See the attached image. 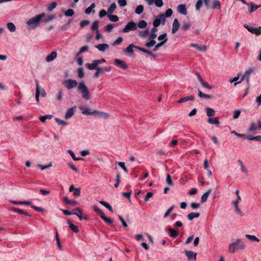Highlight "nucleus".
Segmentation results:
<instances>
[{
  "label": "nucleus",
  "instance_id": "1",
  "mask_svg": "<svg viewBox=\"0 0 261 261\" xmlns=\"http://www.w3.org/2000/svg\"><path fill=\"white\" fill-rule=\"evenodd\" d=\"M63 84L68 90L77 87V90L80 92L83 98L86 100H89L91 99L90 90L84 82H81L77 84L75 80L68 79L65 80Z\"/></svg>",
  "mask_w": 261,
  "mask_h": 261
},
{
  "label": "nucleus",
  "instance_id": "2",
  "mask_svg": "<svg viewBox=\"0 0 261 261\" xmlns=\"http://www.w3.org/2000/svg\"><path fill=\"white\" fill-rule=\"evenodd\" d=\"M45 15V13H42L29 19L27 22L28 29L32 30L38 27Z\"/></svg>",
  "mask_w": 261,
  "mask_h": 261
},
{
  "label": "nucleus",
  "instance_id": "3",
  "mask_svg": "<svg viewBox=\"0 0 261 261\" xmlns=\"http://www.w3.org/2000/svg\"><path fill=\"white\" fill-rule=\"evenodd\" d=\"M246 247L245 244L240 239H237L232 243L229 244L228 251L233 253L238 250H243Z\"/></svg>",
  "mask_w": 261,
  "mask_h": 261
},
{
  "label": "nucleus",
  "instance_id": "4",
  "mask_svg": "<svg viewBox=\"0 0 261 261\" xmlns=\"http://www.w3.org/2000/svg\"><path fill=\"white\" fill-rule=\"evenodd\" d=\"M244 27L246 28L248 31L252 34H254L256 35H259L261 34V27H256L255 24H246L244 25Z\"/></svg>",
  "mask_w": 261,
  "mask_h": 261
},
{
  "label": "nucleus",
  "instance_id": "5",
  "mask_svg": "<svg viewBox=\"0 0 261 261\" xmlns=\"http://www.w3.org/2000/svg\"><path fill=\"white\" fill-rule=\"evenodd\" d=\"M241 201V197L240 195H238V196L237 197V198L236 200H233L232 202V204L234 206V211L235 212L239 215L240 216H243V212L242 210L239 207V204L240 202Z\"/></svg>",
  "mask_w": 261,
  "mask_h": 261
},
{
  "label": "nucleus",
  "instance_id": "6",
  "mask_svg": "<svg viewBox=\"0 0 261 261\" xmlns=\"http://www.w3.org/2000/svg\"><path fill=\"white\" fill-rule=\"evenodd\" d=\"M165 16L164 14H161L155 17V19L153 21V27H158L160 24L164 25L165 23Z\"/></svg>",
  "mask_w": 261,
  "mask_h": 261
},
{
  "label": "nucleus",
  "instance_id": "7",
  "mask_svg": "<svg viewBox=\"0 0 261 261\" xmlns=\"http://www.w3.org/2000/svg\"><path fill=\"white\" fill-rule=\"evenodd\" d=\"M137 29V24L133 21H129L125 27L123 29V33H128L129 31H135Z\"/></svg>",
  "mask_w": 261,
  "mask_h": 261
},
{
  "label": "nucleus",
  "instance_id": "8",
  "mask_svg": "<svg viewBox=\"0 0 261 261\" xmlns=\"http://www.w3.org/2000/svg\"><path fill=\"white\" fill-rule=\"evenodd\" d=\"M111 70V67H101L100 66H98L96 69V71L94 73V76L95 77L97 78L99 76L100 74H102L104 71L110 72Z\"/></svg>",
  "mask_w": 261,
  "mask_h": 261
},
{
  "label": "nucleus",
  "instance_id": "9",
  "mask_svg": "<svg viewBox=\"0 0 261 261\" xmlns=\"http://www.w3.org/2000/svg\"><path fill=\"white\" fill-rule=\"evenodd\" d=\"M185 254L188 259L190 261H195L196 259L197 253L191 250H186Z\"/></svg>",
  "mask_w": 261,
  "mask_h": 261
},
{
  "label": "nucleus",
  "instance_id": "10",
  "mask_svg": "<svg viewBox=\"0 0 261 261\" xmlns=\"http://www.w3.org/2000/svg\"><path fill=\"white\" fill-rule=\"evenodd\" d=\"M114 63L116 66L122 69H126L127 68L126 63L124 61L121 60L120 59H115Z\"/></svg>",
  "mask_w": 261,
  "mask_h": 261
},
{
  "label": "nucleus",
  "instance_id": "11",
  "mask_svg": "<svg viewBox=\"0 0 261 261\" xmlns=\"http://www.w3.org/2000/svg\"><path fill=\"white\" fill-rule=\"evenodd\" d=\"M138 48H140V47L131 44L124 50V52L126 53L127 55H132L134 54L133 49L136 48L138 49Z\"/></svg>",
  "mask_w": 261,
  "mask_h": 261
},
{
  "label": "nucleus",
  "instance_id": "12",
  "mask_svg": "<svg viewBox=\"0 0 261 261\" xmlns=\"http://www.w3.org/2000/svg\"><path fill=\"white\" fill-rule=\"evenodd\" d=\"M75 109L76 107L68 109L65 115V118L66 119H68L71 118L74 114Z\"/></svg>",
  "mask_w": 261,
  "mask_h": 261
},
{
  "label": "nucleus",
  "instance_id": "13",
  "mask_svg": "<svg viewBox=\"0 0 261 261\" xmlns=\"http://www.w3.org/2000/svg\"><path fill=\"white\" fill-rule=\"evenodd\" d=\"M57 57V53L56 51H52L45 58V61L47 62H50L54 60Z\"/></svg>",
  "mask_w": 261,
  "mask_h": 261
},
{
  "label": "nucleus",
  "instance_id": "14",
  "mask_svg": "<svg viewBox=\"0 0 261 261\" xmlns=\"http://www.w3.org/2000/svg\"><path fill=\"white\" fill-rule=\"evenodd\" d=\"M69 191L73 192V195L75 196H79L81 194V189L80 188H75L73 185H71L69 187Z\"/></svg>",
  "mask_w": 261,
  "mask_h": 261
},
{
  "label": "nucleus",
  "instance_id": "15",
  "mask_svg": "<svg viewBox=\"0 0 261 261\" xmlns=\"http://www.w3.org/2000/svg\"><path fill=\"white\" fill-rule=\"evenodd\" d=\"M191 46L193 47L194 48H195L197 49H198V50L202 51V52H204L206 50V47L204 45L193 43V44H191Z\"/></svg>",
  "mask_w": 261,
  "mask_h": 261
},
{
  "label": "nucleus",
  "instance_id": "16",
  "mask_svg": "<svg viewBox=\"0 0 261 261\" xmlns=\"http://www.w3.org/2000/svg\"><path fill=\"white\" fill-rule=\"evenodd\" d=\"M180 26V24L177 20V19L175 18L174 21L173 23L172 24V33L173 34L175 33L177 30H178Z\"/></svg>",
  "mask_w": 261,
  "mask_h": 261
},
{
  "label": "nucleus",
  "instance_id": "17",
  "mask_svg": "<svg viewBox=\"0 0 261 261\" xmlns=\"http://www.w3.org/2000/svg\"><path fill=\"white\" fill-rule=\"evenodd\" d=\"M177 11L184 15H186L187 13L186 6L184 4H181L177 7Z\"/></svg>",
  "mask_w": 261,
  "mask_h": 261
},
{
  "label": "nucleus",
  "instance_id": "18",
  "mask_svg": "<svg viewBox=\"0 0 261 261\" xmlns=\"http://www.w3.org/2000/svg\"><path fill=\"white\" fill-rule=\"evenodd\" d=\"M109 47V45L106 43L99 44L95 46V47L98 49V50L102 52L105 51Z\"/></svg>",
  "mask_w": 261,
  "mask_h": 261
},
{
  "label": "nucleus",
  "instance_id": "19",
  "mask_svg": "<svg viewBox=\"0 0 261 261\" xmlns=\"http://www.w3.org/2000/svg\"><path fill=\"white\" fill-rule=\"evenodd\" d=\"M85 66L89 70L96 69L98 66L95 60H93L92 63H86Z\"/></svg>",
  "mask_w": 261,
  "mask_h": 261
},
{
  "label": "nucleus",
  "instance_id": "20",
  "mask_svg": "<svg viewBox=\"0 0 261 261\" xmlns=\"http://www.w3.org/2000/svg\"><path fill=\"white\" fill-rule=\"evenodd\" d=\"M35 83H36V86L35 98H36V101L37 102H39V96H40V88H39V82L37 80H36Z\"/></svg>",
  "mask_w": 261,
  "mask_h": 261
},
{
  "label": "nucleus",
  "instance_id": "21",
  "mask_svg": "<svg viewBox=\"0 0 261 261\" xmlns=\"http://www.w3.org/2000/svg\"><path fill=\"white\" fill-rule=\"evenodd\" d=\"M95 7V3L91 4L90 5V6L85 10V13L87 15L90 14L91 12H93V13H95V10H93V9Z\"/></svg>",
  "mask_w": 261,
  "mask_h": 261
},
{
  "label": "nucleus",
  "instance_id": "22",
  "mask_svg": "<svg viewBox=\"0 0 261 261\" xmlns=\"http://www.w3.org/2000/svg\"><path fill=\"white\" fill-rule=\"evenodd\" d=\"M80 110H82V113L85 115H91L92 110L86 107H80Z\"/></svg>",
  "mask_w": 261,
  "mask_h": 261
},
{
  "label": "nucleus",
  "instance_id": "23",
  "mask_svg": "<svg viewBox=\"0 0 261 261\" xmlns=\"http://www.w3.org/2000/svg\"><path fill=\"white\" fill-rule=\"evenodd\" d=\"M211 193V190L209 189L206 192L204 193L201 198V201L202 203L206 202L207 200L208 197Z\"/></svg>",
  "mask_w": 261,
  "mask_h": 261
},
{
  "label": "nucleus",
  "instance_id": "24",
  "mask_svg": "<svg viewBox=\"0 0 261 261\" xmlns=\"http://www.w3.org/2000/svg\"><path fill=\"white\" fill-rule=\"evenodd\" d=\"M194 100V97L192 95H190L189 96L184 97L180 99L179 100L177 101V102L180 103H182V102H187L189 100Z\"/></svg>",
  "mask_w": 261,
  "mask_h": 261
},
{
  "label": "nucleus",
  "instance_id": "25",
  "mask_svg": "<svg viewBox=\"0 0 261 261\" xmlns=\"http://www.w3.org/2000/svg\"><path fill=\"white\" fill-rule=\"evenodd\" d=\"M207 122L210 124H215L217 127L219 126L220 122L217 117L214 118H209Z\"/></svg>",
  "mask_w": 261,
  "mask_h": 261
},
{
  "label": "nucleus",
  "instance_id": "26",
  "mask_svg": "<svg viewBox=\"0 0 261 261\" xmlns=\"http://www.w3.org/2000/svg\"><path fill=\"white\" fill-rule=\"evenodd\" d=\"M11 210L13 212H16L19 214H24L26 216H30L27 212L24 211L15 207H12L11 208Z\"/></svg>",
  "mask_w": 261,
  "mask_h": 261
},
{
  "label": "nucleus",
  "instance_id": "27",
  "mask_svg": "<svg viewBox=\"0 0 261 261\" xmlns=\"http://www.w3.org/2000/svg\"><path fill=\"white\" fill-rule=\"evenodd\" d=\"M75 212L73 213V214L77 216L80 220H83V217H82V211L81 209L79 207H77L74 210Z\"/></svg>",
  "mask_w": 261,
  "mask_h": 261
},
{
  "label": "nucleus",
  "instance_id": "28",
  "mask_svg": "<svg viewBox=\"0 0 261 261\" xmlns=\"http://www.w3.org/2000/svg\"><path fill=\"white\" fill-rule=\"evenodd\" d=\"M258 129L256 126L255 123L253 121H251L249 127L248 128V131L249 132H254Z\"/></svg>",
  "mask_w": 261,
  "mask_h": 261
},
{
  "label": "nucleus",
  "instance_id": "29",
  "mask_svg": "<svg viewBox=\"0 0 261 261\" xmlns=\"http://www.w3.org/2000/svg\"><path fill=\"white\" fill-rule=\"evenodd\" d=\"M200 216L199 213H190L187 216L188 219L190 221H192L194 218H198Z\"/></svg>",
  "mask_w": 261,
  "mask_h": 261
},
{
  "label": "nucleus",
  "instance_id": "30",
  "mask_svg": "<svg viewBox=\"0 0 261 261\" xmlns=\"http://www.w3.org/2000/svg\"><path fill=\"white\" fill-rule=\"evenodd\" d=\"M211 8L214 9H218L220 10L221 9V3L218 0H214L213 1V5L211 7Z\"/></svg>",
  "mask_w": 261,
  "mask_h": 261
},
{
  "label": "nucleus",
  "instance_id": "31",
  "mask_svg": "<svg viewBox=\"0 0 261 261\" xmlns=\"http://www.w3.org/2000/svg\"><path fill=\"white\" fill-rule=\"evenodd\" d=\"M68 224L70 229L74 232L77 233L79 231L78 227L73 224L71 221L68 220Z\"/></svg>",
  "mask_w": 261,
  "mask_h": 261
},
{
  "label": "nucleus",
  "instance_id": "32",
  "mask_svg": "<svg viewBox=\"0 0 261 261\" xmlns=\"http://www.w3.org/2000/svg\"><path fill=\"white\" fill-rule=\"evenodd\" d=\"M250 8L248 9V11L249 13H252L254 11L257 10L258 8L260 7V6L256 5L254 4L253 3H250Z\"/></svg>",
  "mask_w": 261,
  "mask_h": 261
},
{
  "label": "nucleus",
  "instance_id": "33",
  "mask_svg": "<svg viewBox=\"0 0 261 261\" xmlns=\"http://www.w3.org/2000/svg\"><path fill=\"white\" fill-rule=\"evenodd\" d=\"M168 231L169 232L170 236L173 238H176L179 234L178 231L171 228H168Z\"/></svg>",
  "mask_w": 261,
  "mask_h": 261
},
{
  "label": "nucleus",
  "instance_id": "34",
  "mask_svg": "<svg viewBox=\"0 0 261 261\" xmlns=\"http://www.w3.org/2000/svg\"><path fill=\"white\" fill-rule=\"evenodd\" d=\"M205 110H206V115L207 116L211 117V116H213L215 115V111H214V109H213L211 108H209V107H206Z\"/></svg>",
  "mask_w": 261,
  "mask_h": 261
},
{
  "label": "nucleus",
  "instance_id": "35",
  "mask_svg": "<svg viewBox=\"0 0 261 261\" xmlns=\"http://www.w3.org/2000/svg\"><path fill=\"white\" fill-rule=\"evenodd\" d=\"M245 237L247 239H248L250 241H253V242H259V240L254 235H250L246 234H245Z\"/></svg>",
  "mask_w": 261,
  "mask_h": 261
},
{
  "label": "nucleus",
  "instance_id": "36",
  "mask_svg": "<svg viewBox=\"0 0 261 261\" xmlns=\"http://www.w3.org/2000/svg\"><path fill=\"white\" fill-rule=\"evenodd\" d=\"M138 50L142 51L143 53H146L148 55L152 56L153 58L156 57V56L154 54H153L151 51H150L147 49L140 47V48H138Z\"/></svg>",
  "mask_w": 261,
  "mask_h": 261
},
{
  "label": "nucleus",
  "instance_id": "37",
  "mask_svg": "<svg viewBox=\"0 0 261 261\" xmlns=\"http://www.w3.org/2000/svg\"><path fill=\"white\" fill-rule=\"evenodd\" d=\"M167 35L166 33L162 34L160 35L158 39L159 40L161 41L160 42H164V44L167 42L168 39L166 37Z\"/></svg>",
  "mask_w": 261,
  "mask_h": 261
},
{
  "label": "nucleus",
  "instance_id": "38",
  "mask_svg": "<svg viewBox=\"0 0 261 261\" xmlns=\"http://www.w3.org/2000/svg\"><path fill=\"white\" fill-rule=\"evenodd\" d=\"M8 29L12 32H14L16 30V27L12 22H9L7 24Z\"/></svg>",
  "mask_w": 261,
  "mask_h": 261
},
{
  "label": "nucleus",
  "instance_id": "39",
  "mask_svg": "<svg viewBox=\"0 0 261 261\" xmlns=\"http://www.w3.org/2000/svg\"><path fill=\"white\" fill-rule=\"evenodd\" d=\"M147 25V23L144 20H140L137 24V27L141 29H144Z\"/></svg>",
  "mask_w": 261,
  "mask_h": 261
},
{
  "label": "nucleus",
  "instance_id": "40",
  "mask_svg": "<svg viewBox=\"0 0 261 261\" xmlns=\"http://www.w3.org/2000/svg\"><path fill=\"white\" fill-rule=\"evenodd\" d=\"M63 199H64V201L67 204H71V205H73L77 204V202L76 201L69 200L68 199L67 197H66V196L64 197L63 198Z\"/></svg>",
  "mask_w": 261,
  "mask_h": 261
},
{
  "label": "nucleus",
  "instance_id": "41",
  "mask_svg": "<svg viewBox=\"0 0 261 261\" xmlns=\"http://www.w3.org/2000/svg\"><path fill=\"white\" fill-rule=\"evenodd\" d=\"M52 115H46L39 117V120L42 122H44L46 119H51L53 118Z\"/></svg>",
  "mask_w": 261,
  "mask_h": 261
},
{
  "label": "nucleus",
  "instance_id": "42",
  "mask_svg": "<svg viewBox=\"0 0 261 261\" xmlns=\"http://www.w3.org/2000/svg\"><path fill=\"white\" fill-rule=\"evenodd\" d=\"M246 139L251 141H256L261 142V136H257L254 137H251L250 136H247Z\"/></svg>",
  "mask_w": 261,
  "mask_h": 261
},
{
  "label": "nucleus",
  "instance_id": "43",
  "mask_svg": "<svg viewBox=\"0 0 261 261\" xmlns=\"http://www.w3.org/2000/svg\"><path fill=\"white\" fill-rule=\"evenodd\" d=\"M198 96L200 98H203L204 99H210L211 98L212 96L211 95H208L206 94L203 93L201 91H198Z\"/></svg>",
  "mask_w": 261,
  "mask_h": 261
},
{
  "label": "nucleus",
  "instance_id": "44",
  "mask_svg": "<svg viewBox=\"0 0 261 261\" xmlns=\"http://www.w3.org/2000/svg\"><path fill=\"white\" fill-rule=\"evenodd\" d=\"M67 152L70 155L73 160L74 161H80L82 160V158L75 157L74 152L70 149L68 150Z\"/></svg>",
  "mask_w": 261,
  "mask_h": 261
},
{
  "label": "nucleus",
  "instance_id": "45",
  "mask_svg": "<svg viewBox=\"0 0 261 261\" xmlns=\"http://www.w3.org/2000/svg\"><path fill=\"white\" fill-rule=\"evenodd\" d=\"M99 202L100 204H101L102 205H103L104 206H105L106 208H107L109 211H112V206L107 202H106V201H102V200H100L99 201Z\"/></svg>",
  "mask_w": 261,
  "mask_h": 261
},
{
  "label": "nucleus",
  "instance_id": "46",
  "mask_svg": "<svg viewBox=\"0 0 261 261\" xmlns=\"http://www.w3.org/2000/svg\"><path fill=\"white\" fill-rule=\"evenodd\" d=\"M110 20L112 22H117L119 20V18L117 15H108Z\"/></svg>",
  "mask_w": 261,
  "mask_h": 261
},
{
  "label": "nucleus",
  "instance_id": "47",
  "mask_svg": "<svg viewBox=\"0 0 261 261\" xmlns=\"http://www.w3.org/2000/svg\"><path fill=\"white\" fill-rule=\"evenodd\" d=\"M93 208L94 211L100 215V216H103L105 214L102 210H101L96 205H93Z\"/></svg>",
  "mask_w": 261,
  "mask_h": 261
},
{
  "label": "nucleus",
  "instance_id": "48",
  "mask_svg": "<svg viewBox=\"0 0 261 261\" xmlns=\"http://www.w3.org/2000/svg\"><path fill=\"white\" fill-rule=\"evenodd\" d=\"M98 23H99V21L98 20L94 21L91 25L92 30H93V31L95 30V31H96V32H97V31H99L98 29Z\"/></svg>",
  "mask_w": 261,
  "mask_h": 261
},
{
  "label": "nucleus",
  "instance_id": "49",
  "mask_svg": "<svg viewBox=\"0 0 261 261\" xmlns=\"http://www.w3.org/2000/svg\"><path fill=\"white\" fill-rule=\"evenodd\" d=\"M100 218L109 224H111L113 222L112 219L107 218L105 214L103 216H100Z\"/></svg>",
  "mask_w": 261,
  "mask_h": 261
},
{
  "label": "nucleus",
  "instance_id": "50",
  "mask_svg": "<svg viewBox=\"0 0 261 261\" xmlns=\"http://www.w3.org/2000/svg\"><path fill=\"white\" fill-rule=\"evenodd\" d=\"M74 12L71 9H68L64 13V15L67 17H71L74 15Z\"/></svg>",
  "mask_w": 261,
  "mask_h": 261
},
{
  "label": "nucleus",
  "instance_id": "51",
  "mask_svg": "<svg viewBox=\"0 0 261 261\" xmlns=\"http://www.w3.org/2000/svg\"><path fill=\"white\" fill-rule=\"evenodd\" d=\"M144 10V7L142 5H139L135 10V13L137 14H141Z\"/></svg>",
  "mask_w": 261,
  "mask_h": 261
},
{
  "label": "nucleus",
  "instance_id": "52",
  "mask_svg": "<svg viewBox=\"0 0 261 261\" xmlns=\"http://www.w3.org/2000/svg\"><path fill=\"white\" fill-rule=\"evenodd\" d=\"M116 8V5L115 3H113L109 7V8L108 9V12L109 13L111 14L115 10Z\"/></svg>",
  "mask_w": 261,
  "mask_h": 261
},
{
  "label": "nucleus",
  "instance_id": "53",
  "mask_svg": "<svg viewBox=\"0 0 261 261\" xmlns=\"http://www.w3.org/2000/svg\"><path fill=\"white\" fill-rule=\"evenodd\" d=\"M139 34L140 37L144 38L146 37L149 34V31L146 29L143 31H140Z\"/></svg>",
  "mask_w": 261,
  "mask_h": 261
},
{
  "label": "nucleus",
  "instance_id": "54",
  "mask_svg": "<svg viewBox=\"0 0 261 261\" xmlns=\"http://www.w3.org/2000/svg\"><path fill=\"white\" fill-rule=\"evenodd\" d=\"M56 241H57V245H58V248L60 250H62V244L60 241V239L58 237V234L57 233V232H56Z\"/></svg>",
  "mask_w": 261,
  "mask_h": 261
},
{
  "label": "nucleus",
  "instance_id": "55",
  "mask_svg": "<svg viewBox=\"0 0 261 261\" xmlns=\"http://www.w3.org/2000/svg\"><path fill=\"white\" fill-rule=\"evenodd\" d=\"M174 207V205H172L171 206H170L165 213L164 217L165 218H167L170 215L172 211L173 210Z\"/></svg>",
  "mask_w": 261,
  "mask_h": 261
},
{
  "label": "nucleus",
  "instance_id": "56",
  "mask_svg": "<svg viewBox=\"0 0 261 261\" xmlns=\"http://www.w3.org/2000/svg\"><path fill=\"white\" fill-rule=\"evenodd\" d=\"M89 47L87 45L84 46L80 49L79 51L77 53L76 56H79L80 54L88 51Z\"/></svg>",
  "mask_w": 261,
  "mask_h": 261
},
{
  "label": "nucleus",
  "instance_id": "57",
  "mask_svg": "<svg viewBox=\"0 0 261 261\" xmlns=\"http://www.w3.org/2000/svg\"><path fill=\"white\" fill-rule=\"evenodd\" d=\"M149 42L146 43L145 45L147 47H151L155 45L156 41L154 40H149Z\"/></svg>",
  "mask_w": 261,
  "mask_h": 261
},
{
  "label": "nucleus",
  "instance_id": "58",
  "mask_svg": "<svg viewBox=\"0 0 261 261\" xmlns=\"http://www.w3.org/2000/svg\"><path fill=\"white\" fill-rule=\"evenodd\" d=\"M78 76L82 79L84 77L85 73L83 68H80L77 69Z\"/></svg>",
  "mask_w": 261,
  "mask_h": 261
},
{
  "label": "nucleus",
  "instance_id": "59",
  "mask_svg": "<svg viewBox=\"0 0 261 261\" xmlns=\"http://www.w3.org/2000/svg\"><path fill=\"white\" fill-rule=\"evenodd\" d=\"M56 6H57V3L56 2H52L48 5L47 10L49 11H51L56 7Z\"/></svg>",
  "mask_w": 261,
  "mask_h": 261
},
{
  "label": "nucleus",
  "instance_id": "60",
  "mask_svg": "<svg viewBox=\"0 0 261 261\" xmlns=\"http://www.w3.org/2000/svg\"><path fill=\"white\" fill-rule=\"evenodd\" d=\"M240 114H241L240 110H234L233 113V118L234 119H238L239 118Z\"/></svg>",
  "mask_w": 261,
  "mask_h": 261
},
{
  "label": "nucleus",
  "instance_id": "61",
  "mask_svg": "<svg viewBox=\"0 0 261 261\" xmlns=\"http://www.w3.org/2000/svg\"><path fill=\"white\" fill-rule=\"evenodd\" d=\"M155 4V6L159 8L163 6V2L162 0H153V4Z\"/></svg>",
  "mask_w": 261,
  "mask_h": 261
},
{
  "label": "nucleus",
  "instance_id": "62",
  "mask_svg": "<svg viewBox=\"0 0 261 261\" xmlns=\"http://www.w3.org/2000/svg\"><path fill=\"white\" fill-rule=\"evenodd\" d=\"M114 24H109L105 27V30L108 32H111L113 29L114 28Z\"/></svg>",
  "mask_w": 261,
  "mask_h": 261
},
{
  "label": "nucleus",
  "instance_id": "63",
  "mask_svg": "<svg viewBox=\"0 0 261 261\" xmlns=\"http://www.w3.org/2000/svg\"><path fill=\"white\" fill-rule=\"evenodd\" d=\"M203 4V0H198L196 4V10L199 11Z\"/></svg>",
  "mask_w": 261,
  "mask_h": 261
},
{
  "label": "nucleus",
  "instance_id": "64",
  "mask_svg": "<svg viewBox=\"0 0 261 261\" xmlns=\"http://www.w3.org/2000/svg\"><path fill=\"white\" fill-rule=\"evenodd\" d=\"M55 121L59 125H66L67 124V122L59 118H55Z\"/></svg>",
  "mask_w": 261,
  "mask_h": 261
}]
</instances>
